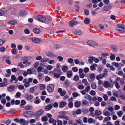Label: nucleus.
Returning <instances> with one entry per match:
<instances>
[{"mask_svg":"<svg viewBox=\"0 0 125 125\" xmlns=\"http://www.w3.org/2000/svg\"><path fill=\"white\" fill-rule=\"evenodd\" d=\"M117 27L115 29L120 32H124L125 29V25L122 24H119L117 25Z\"/></svg>","mask_w":125,"mask_h":125,"instance_id":"obj_1","label":"nucleus"},{"mask_svg":"<svg viewBox=\"0 0 125 125\" xmlns=\"http://www.w3.org/2000/svg\"><path fill=\"white\" fill-rule=\"evenodd\" d=\"M87 44L89 46L92 47L97 46L98 45V43H96L95 41L92 40L88 41Z\"/></svg>","mask_w":125,"mask_h":125,"instance_id":"obj_2","label":"nucleus"},{"mask_svg":"<svg viewBox=\"0 0 125 125\" xmlns=\"http://www.w3.org/2000/svg\"><path fill=\"white\" fill-rule=\"evenodd\" d=\"M54 85L53 84H49L47 87V91L48 92L51 93L53 92L54 90Z\"/></svg>","mask_w":125,"mask_h":125,"instance_id":"obj_3","label":"nucleus"},{"mask_svg":"<svg viewBox=\"0 0 125 125\" xmlns=\"http://www.w3.org/2000/svg\"><path fill=\"white\" fill-rule=\"evenodd\" d=\"M107 71H104V73L102 74H100L99 75L96 76V79L97 80H99L102 79L103 77L106 76L107 75Z\"/></svg>","mask_w":125,"mask_h":125,"instance_id":"obj_4","label":"nucleus"},{"mask_svg":"<svg viewBox=\"0 0 125 125\" xmlns=\"http://www.w3.org/2000/svg\"><path fill=\"white\" fill-rule=\"evenodd\" d=\"M37 18L38 21L41 22H44L46 20V17L43 15H39Z\"/></svg>","mask_w":125,"mask_h":125,"instance_id":"obj_5","label":"nucleus"},{"mask_svg":"<svg viewBox=\"0 0 125 125\" xmlns=\"http://www.w3.org/2000/svg\"><path fill=\"white\" fill-rule=\"evenodd\" d=\"M32 113L31 111H28L24 112L23 114V115L25 117H30L32 116Z\"/></svg>","mask_w":125,"mask_h":125,"instance_id":"obj_6","label":"nucleus"},{"mask_svg":"<svg viewBox=\"0 0 125 125\" xmlns=\"http://www.w3.org/2000/svg\"><path fill=\"white\" fill-rule=\"evenodd\" d=\"M77 24V22L74 20H71L69 22V25L71 27H73L74 26Z\"/></svg>","mask_w":125,"mask_h":125,"instance_id":"obj_7","label":"nucleus"},{"mask_svg":"<svg viewBox=\"0 0 125 125\" xmlns=\"http://www.w3.org/2000/svg\"><path fill=\"white\" fill-rule=\"evenodd\" d=\"M44 112V110L42 109H41L38 111L36 113V115L37 116H40Z\"/></svg>","mask_w":125,"mask_h":125,"instance_id":"obj_8","label":"nucleus"},{"mask_svg":"<svg viewBox=\"0 0 125 125\" xmlns=\"http://www.w3.org/2000/svg\"><path fill=\"white\" fill-rule=\"evenodd\" d=\"M15 86L14 85H11L7 88V91L9 92H12L14 91Z\"/></svg>","mask_w":125,"mask_h":125,"instance_id":"obj_9","label":"nucleus"},{"mask_svg":"<svg viewBox=\"0 0 125 125\" xmlns=\"http://www.w3.org/2000/svg\"><path fill=\"white\" fill-rule=\"evenodd\" d=\"M32 41L34 42L35 43H38L41 42V39L39 38L35 37L33 38L32 39Z\"/></svg>","mask_w":125,"mask_h":125,"instance_id":"obj_10","label":"nucleus"},{"mask_svg":"<svg viewBox=\"0 0 125 125\" xmlns=\"http://www.w3.org/2000/svg\"><path fill=\"white\" fill-rule=\"evenodd\" d=\"M59 107L61 108L64 107L67 104V103L65 101H61L59 103Z\"/></svg>","mask_w":125,"mask_h":125,"instance_id":"obj_11","label":"nucleus"},{"mask_svg":"<svg viewBox=\"0 0 125 125\" xmlns=\"http://www.w3.org/2000/svg\"><path fill=\"white\" fill-rule=\"evenodd\" d=\"M81 102L78 101H76L74 103V106L75 107L78 108L81 106Z\"/></svg>","mask_w":125,"mask_h":125,"instance_id":"obj_12","label":"nucleus"},{"mask_svg":"<svg viewBox=\"0 0 125 125\" xmlns=\"http://www.w3.org/2000/svg\"><path fill=\"white\" fill-rule=\"evenodd\" d=\"M104 86L105 88L110 87L111 86V84L108 81L104 82L103 83Z\"/></svg>","mask_w":125,"mask_h":125,"instance_id":"obj_13","label":"nucleus"},{"mask_svg":"<svg viewBox=\"0 0 125 125\" xmlns=\"http://www.w3.org/2000/svg\"><path fill=\"white\" fill-rule=\"evenodd\" d=\"M33 97V96L31 95H25L26 99L28 100H30L32 99Z\"/></svg>","mask_w":125,"mask_h":125,"instance_id":"obj_14","label":"nucleus"},{"mask_svg":"<svg viewBox=\"0 0 125 125\" xmlns=\"http://www.w3.org/2000/svg\"><path fill=\"white\" fill-rule=\"evenodd\" d=\"M20 122L23 125H27L28 124L27 122L25 121V120L23 119H20Z\"/></svg>","mask_w":125,"mask_h":125,"instance_id":"obj_15","label":"nucleus"},{"mask_svg":"<svg viewBox=\"0 0 125 125\" xmlns=\"http://www.w3.org/2000/svg\"><path fill=\"white\" fill-rule=\"evenodd\" d=\"M94 57L93 56H90L88 57V62L90 64L93 63V61L94 60Z\"/></svg>","mask_w":125,"mask_h":125,"instance_id":"obj_16","label":"nucleus"},{"mask_svg":"<svg viewBox=\"0 0 125 125\" xmlns=\"http://www.w3.org/2000/svg\"><path fill=\"white\" fill-rule=\"evenodd\" d=\"M58 73H55L54 75V76L55 77L59 78L60 77L61 74H62L61 71H57Z\"/></svg>","mask_w":125,"mask_h":125,"instance_id":"obj_17","label":"nucleus"},{"mask_svg":"<svg viewBox=\"0 0 125 125\" xmlns=\"http://www.w3.org/2000/svg\"><path fill=\"white\" fill-rule=\"evenodd\" d=\"M52 107L53 105L52 104H49L48 106L46 107L45 108V109L46 111H49L50 110Z\"/></svg>","mask_w":125,"mask_h":125,"instance_id":"obj_18","label":"nucleus"},{"mask_svg":"<svg viewBox=\"0 0 125 125\" xmlns=\"http://www.w3.org/2000/svg\"><path fill=\"white\" fill-rule=\"evenodd\" d=\"M111 9V6L107 5L104 7V9L105 11H108L109 10Z\"/></svg>","mask_w":125,"mask_h":125,"instance_id":"obj_19","label":"nucleus"},{"mask_svg":"<svg viewBox=\"0 0 125 125\" xmlns=\"http://www.w3.org/2000/svg\"><path fill=\"white\" fill-rule=\"evenodd\" d=\"M74 33L77 35H80L82 33V31L80 30H76L74 31Z\"/></svg>","mask_w":125,"mask_h":125,"instance_id":"obj_20","label":"nucleus"},{"mask_svg":"<svg viewBox=\"0 0 125 125\" xmlns=\"http://www.w3.org/2000/svg\"><path fill=\"white\" fill-rule=\"evenodd\" d=\"M17 23L16 21L14 20H11L9 21L8 23V24L11 25H15Z\"/></svg>","mask_w":125,"mask_h":125,"instance_id":"obj_21","label":"nucleus"},{"mask_svg":"<svg viewBox=\"0 0 125 125\" xmlns=\"http://www.w3.org/2000/svg\"><path fill=\"white\" fill-rule=\"evenodd\" d=\"M19 14L20 16L23 17L26 16L27 14V13L25 11H21L20 12Z\"/></svg>","mask_w":125,"mask_h":125,"instance_id":"obj_22","label":"nucleus"},{"mask_svg":"<svg viewBox=\"0 0 125 125\" xmlns=\"http://www.w3.org/2000/svg\"><path fill=\"white\" fill-rule=\"evenodd\" d=\"M82 111L84 114H86L89 112L88 109L85 108H83L82 109Z\"/></svg>","mask_w":125,"mask_h":125,"instance_id":"obj_23","label":"nucleus"},{"mask_svg":"<svg viewBox=\"0 0 125 125\" xmlns=\"http://www.w3.org/2000/svg\"><path fill=\"white\" fill-rule=\"evenodd\" d=\"M101 56L99 57V58L100 59V60H102L104 59H106L107 57L106 56L107 55H105L104 54L102 53L101 55Z\"/></svg>","mask_w":125,"mask_h":125,"instance_id":"obj_24","label":"nucleus"},{"mask_svg":"<svg viewBox=\"0 0 125 125\" xmlns=\"http://www.w3.org/2000/svg\"><path fill=\"white\" fill-rule=\"evenodd\" d=\"M97 66V64L95 63L93 65L90 66L91 69V70H95L96 67Z\"/></svg>","mask_w":125,"mask_h":125,"instance_id":"obj_25","label":"nucleus"},{"mask_svg":"<svg viewBox=\"0 0 125 125\" xmlns=\"http://www.w3.org/2000/svg\"><path fill=\"white\" fill-rule=\"evenodd\" d=\"M38 71V74L39 75L38 78L40 79H42V76L43 74L42 73L43 72V71Z\"/></svg>","mask_w":125,"mask_h":125,"instance_id":"obj_26","label":"nucleus"},{"mask_svg":"<svg viewBox=\"0 0 125 125\" xmlns=\"http://www.w3.org/2000/svg\"><path fill=\"white\" fill-rule=\"evenodd\" d=\"M33 31L34 33L37 34L41 32L40 30L38 28H35Z\"/></svg>","mask_w":125,"mask_h":125,"instance_id":"obj_27","label":"nucleus"},{"mask_svg":"<svg viewBox=\"0 0 125 125\" xmlns=\"http://www.w3.org/2000/svg\"><path fill=\"white\" fill-rule=\"evenodd\" d=\"M67 77L70 78L72 76L73 73L71 71H68L67 72Z\"/></svg>","mask_w":125,"mask_h":125,"instance_id":"obj_28","label":"nucleus"},{"mask_svg":"<svg viewBox=\"0 0 125 125\" xmlns=\"http://www.w3.org/2000/svg\"><path fill=\"white\" fill-rule=\"evenodd\" d=\"M83 71H79V73H80L79 76L80 78H83L85 76L84 74L82 73Z\"/></svg>","mask_w":125,"mask_h":125,"instance_id":"obj_29","label":"nucleus"},{"mask_svg":"<svg viewBox=\"0 0 125 125\" xmlns=\"http://www.w3.org/2000/svg\"><path fill=\"white\" fill-rule=\"evenodd\" d=\"M111 117L110 116H107L104 118L103 121V122H107L110 120Z\"/></svg>","mask_w":125,"mask_h":125,"instance_id":"obj_30","label":"nucleus"},{"mask_svg":"<svg viewBox=\"0 0 125 125\" xmlns=\"http://www.w3.org/2000/svg\"><path fill=\"white\" fill-rule=\"evenodd\" d=\"M48 120V119L47 116H44L41 118V121L43 122H46Z\"/></svg>","mask_w":125,"mask_h":125,"instance_id":"obj_31","label":"nucleus"},{"mask_svg":"<svg viewBox=\"0 0 125 125\" xmlns=\"http://www.w3.org/2000/svg\"><path fill=\"white\" fill-rule=\"evenodd\" d=\"M82 82L85 85L87 86L89 85V83L87 82L86 79H83Z\"/></svg>","mask_w":125,"mask_h":125,"instance_id":"obj_32","label":"nucleus"},{"mask_svg":"<svg viewBox=\"0 0 125 125\" xmlns=\"http://www.w3.org/2000/svg\"><path fill=\"white\" fill-rule=\"evenodd\" d=\"M114 83L115 85L116 88L117 89H119L120 88V86L118 82L116 81H114Z\"/></svg>","mask_w":125,"mask_h":125,"instance_id":"obj_33","label":"nucleus"},{"mask_svg":"<svg viewBox=\"0 0 125 125\" xmlns=\"http://www.w3.org/2000/svg\"><path fill=\"white\" fill-rule=\"evenodd\" d=\"M82 102L83 105H86L88 104V101L85 99L82 100Z\"/></svg>","mask_w":125,"mask_h":125,"instance_id":"obj_34","label":"nucleus"},{"mask_svg":"<svg viewBox=\"0 0 125 125\" xmlns=\"http://www.w3.org/2000/svg\"><path fill=\"white\" fill-rule=\"evenodd\" d=\"M49 59L48 58H42V60L40 61L42 62H45L48 61Z\"/></svg>","mask_w":125,"mask_h":125,"instance_id":"obj_35","label":"nucleus"},{"mask_svg":"<svg viewBox=\"0 0 125 125\" xmlns=\"http://www.w3.org/2000/svg\"><path fill=\"white\" fill-rule=\"evenodd\" d=\"M110 58L111 60L113 61L115 59V55L113 54H111Z\"/></svg>","mask_w":125,"mask_h":125,"instance_id":"obj_36","label":"nucleus"},{"mask_svg":"<svg viewBox=\"0 0 125 125\" xmlns=\"http://www.w3.org/2000/svg\"><path fill=\"white\" fill-rule=\"evenodd\" d=\"M95 115H100L102 114L101 112L99 111L98 110H96L95 111Z\"/></svg>","mask_w":125,"mask_h":125,"instance_id":"obj_37","label":"nucleus"},{"mask_svg":"<svg viewBox=\"0 0 125 125\" xmlns=\"http://www.w3.org/2000/svg\"><path fill=\"white\" fill-rule=\"evenodd\" d=\"M112 64L113 65L115 66L116 68H118L119 66V64L115 62H112Z\"/></svg>","mask_w":125,"mask_h":125,"instance_id":"obj_38","label":"nucleus"},{"mask_svg":"<svg viewBox=\"0 0 125 125\" xmlns=\"http://www.w3.org/2000/svg\"><path fill=\"white\" fill-rule=\"evenodd\" d=\"M8 82H6V83L3 82L2 83H0V87H2L6 86L8 84Z\"/></svg>","mask_w":125,"mask_h":125,"instance_id":"obj_39","label":"nucleus"},{"mask_svg":"<svg viewBox=\"0 0 125 125\" xmlns=\"http://www.w3.org/2000/svg\"><path fill=\"white\" fill-rule=\"evenodd\" d=\"M34 103L36 104H38L40 102V99L39 98L38 96H37L36 97V99Z\"/></svg>","mask_w":125,"mask_h":125,"instance_id":"obj_40","label":"nucleus"},{"mask_svg":"<svg viewBox=\"0 0 125 125\" xmlns=\"http://www.w3.org/2000/svg\"><path fill=\"white\" fill-rule=\"evenodd\" d=\"M91 86L93 89H95L97 87L96 84L94 83H93L91 84Z\"/></svg>","mask_w":125,"mask_h":125,"instance_id":"obj_41","label":"nucleus"},{"mask_svg":"<svg viewBox=\"0 0 125 125\" xmlns=\"http://www.w3.org/2000/svg\"><path fill=\"white\" fill-rule=\"evenodd\" d=\"M84 21L85 24H88L90 23V20L89 18H86L85 19Z\"/></svg>","mask_w":125,"mask_h":125,"instance_id":"obj_42","label":"nucleus"},{"mask_svg":"<svg viewBox=\"0 0 125 125\" xmlns=\"http://www.w3.org/2000/svg\"><path fill=\"white\" fill-rule=\"evenodd\" d=\"M45 85L43 84H41L40 85V89L41 90H43L45 89Z\"/></svg>","mask_w":125,"mask_h":125,"instance_id":"obj_43","label":"nucleus"},{"mask_svg":"<svg viewBox=\"0 0 125 125\" xmlns=\"http://www.w3.org/2000/svg\"><path fill=\"white\" fill-rule=\"evenodd\" d=\"M88 100L89 103L92 104L94 103L92 98L91 96L89 97Z\"/></svg>","mask_w":125,"mask_h":125,"instance_id":"obj_44","label":"nucleus"},{"mask_svg":"<svg viewBox=\"0 0 125 125\" xmlns=\"http://www.w3.org/2000/svg\"><path fill=\"white\" fill-rule=\"evenodd\" d=\"M78 88L80 90H82L84 88V86L83 85L80 84L78 86Z\"/></svg>","mask_w":125,"mask_h":125,"instance_id":"obj_45","label":"nucleus"},{"mask_svg":"<svg viewBox=\"0 0 125 125\" xmlns=\"http://www.w3.org/2000/svg\"><path fill=\"white\" fill-rule=\"evenodd\" d=\"M75 122L76 123H78V124L80 125H81L83 123L82 121L80 119H79V120H75Z\"/></svg>","mask_w":125,"mask_h":125,"instance_id":"obj_46","label":"nucleus"},{"mask_svg":"<svg viewBox=\"0 0 125 125\" xmlns=\"http://www.w3.org/2000/svg\"><path fill=\"white\" fill-rule=\"evenodd\" d=\"M68 62L70 64L73 63V60L71 58H69L68 60Z\"/></svg>","mask_w":125,"mask_h":125,"instance_id":"obj_47","label":"nucleus"},{"mask_svg":"<svg viewBox=\"0 0 125 125\" xmlns=\"http://www.w3.org/2000/svg\"><path fill=\"white\" fill-rule=\"evenodd\" d=\"M9 58V57L7 56L4 55L2 57V59L3 61H6Z\"/></svg>","mask_w":125,"mask_h":125,"instance_id":"obj_48","label":"nucleus"},{"mask_svg":"<svg viewBox=\"0 0 125 125\" xmlns=\"http://www.w3.org/2000/svg\"><path fill=\"white\" fill-rule=\"evenodd\" d=\"M26 103V102L24 100H22L21 102V104L20 105L21 107H22V106L25 104Z\"/></svg>","mask_w":125,"mask_h":125,"instance_id":"obj_49","label":"nucleus"},{"mask_svg":"<svg viewBox=\"0 0 125 125\" xmlns=\"http://www.w3.org/2000/svg\"><path fill=\"white\" fill-rule=\"evenodd\" d=\"M7 74H5L6 76L7 77H9L11 74V72L10 71H7Z\"/></svg>","mask_w":125,"mask_h":125,"instance_id":"obj_50","label":"nucleus"},{"mask_svg":"<svg viewBox=\"0 0 125 125\" xmlns=\"http://www.w3.org/2000/svg\"><path fill=\"white\" fill-rule=\"evenodd\" d=\"M117 114L119 117H121L123 114V113L122 111H119L117 112Z\"/></svg>","mask_w":125,"mask_h":125,"instance_id":"obj_51","label":"nucleus"},{"mask_svg":"<svg viewBox=\"0 0 125 125\" xmlns=\"http://www.w3.org/2000/svg\"><path fill=\"white\" fill-rule=\"evenodd\" d=\"M104 115L105 116H110V114L108 111H106L104 113Z\"/></svg>","mask_w":125,"mask_h":125,"instance_id":"obj_52","label":"nucleus"},{"mask_svg":"<svg viewBox=\"0 0 125 125\" xmlns=\"http://www.w3.org/2000/svg\"><path fill=\"white\" fill-rule=\"evenodd\" d=\"M39 63L38 62H35L34 65V67L35 68H37L38 66L39 65Z\"/></svg>","mask_w":125,"mask_h":125,"instance_id":"obj_53","label":"nucleus"},{"mask_svg":"<svg viewBox=\"0 0 125 125\" xmlns=\"http://www.w3.org/2000/svg\"><path fill=\"white\" fill-rule=\"evenodd\" d=\"M90 87L89 86H88L86 87L85 88L84 90L86 91V92H88L90 91Z\"/></svg>","mask_w":125,"mask_h":125,"instance_id":"obj_54","label":"nucleus"},{"mask_svg":"<svg viewBox=\"0 0 125 125\" xmlns=\"http://www.w3.org/2000/svg\"><path fill=\"white\" fill-rule=\"evenodd\" d=\"M24 33L26 34H29L30 33V31L27 29H26L24 30Z\"/></svg>","mask_w":125,"mask_h":125,"instance_id":"obj_55","label":"nucleus"},{"mask_svg":"<svg viewBox=\"0 0 125 125\" xmlns=\"http://www.w3.org/2000/svg\"><path fill=\"white\" fill-rule=\"evenodd\" d=\"M76 115H78L81 113L82 110L80 109H77L76 111Z\"/></svg>","mask_w":125,"mask_h":125,"instance_id":"obj_56","label":"nucleus"},{"mask_svg":"<svg viewBox=\"0 0 125 125\" xmlns=\"http://www.w3.org/2000/svg\"><path fill=\"white\" fill-rule=\"evenodd\" d=\"M5 48L4 47H2L0 48V51L2 52H3L5 51Z\"/></svg>","mask_w":125,"mask_h":125,"instance_id":"obj_57","label":"nucleus"},{"mask_svg":"<svg viewBox=\"0 0 125 125\" xmlns=\"http://www.w3.org/2000/svg\"><path fill=\"white\" fill-rule=\"evenodd\" d=\"M21 94L19 92L17 93L15 95V97L17 98L20 97L21 95Z\"/></svg>","mask_w":125,"mask_h":125,"instance_id":"obj_58","label":"nucleus"},{"mask_svg":"<svg viewBox=\"0 0 125 125\" xmlns=\"http://www.w3.org/2000/svg\"><path fill=\"white\" fill-rule=\"evenodd\" d=\"M35 88L34 87H33L30 88V90L29 92L31 93H33L34 91Z\"/></svg>","mask_w":125,"mask_h":125,"instance_id":"obj_59","label":"nucleus"},{"mask_svg":"<svg viewBox=\"0 0 125 125\" xmlns=\"http://www.w3.org/2000/svg\"><path fill=\"white\" fill-rule=\"evenodd\" d=\"M103 98L104 100L105 101H106L108 99V97L107 95L106 94H105L104 95H103Z\"/></svg>","mask_w":125,"mask_h":125,"instance_id":"obj_60","label":"nucleus"},{"mask_svg":"<svg viewBox=\"0 0 125 125\" xmlns=\"http://www.w3.org/2000/svg\"><path fill=\"white\" fill-rule=\"evenodd\" d=\"M68 69V67L66 66H64L62 67V70H67Z\"/></svg>","mask_w":125,"mask_h":125,"instance_id":"obj_61","label":"nucleus"},{"mask_svg":"<svg viewBox=\"0 0 125 125\" xmlns=\"http://www.w3.org/2000/svg\"><path fill=\"white\" fill-rule=\"evenodd\" d=\"M57 58L59 61L60 62L62 61L63 59V57L61 56H58L57 57Z\"/></svg>","mask_w":125,"mask_h":125,"instance_id":"obj_62","label":"nucleus"},{"mask_svg":"<svg viewBox=\"0 0 125 125\" xmlns=\"http://www.w3.org/2000/svg\"><path fill=\"white\" fill-rule=\"evenodd\" d=\"M79 79V77L78 75L75 76L73 78V80L75 81H77Z\"/></svg>","mask_w":125,"mask_h":125,"instance_id":"obj_63","label":"nucleus"},{"mask_svg":"<svg viewBox=\"0 0 125 125\" xmlns=\"http://www.w3.org/2000/svg\"><path fill=\"white\" fill-rule=\"evenodd\" d=\"M52 68V66L50 65H48L46 67L47 69L49 70H51Z\"/></svg>","mask_w":125,"mask_h":125,"instance_id":"obj_64","label":"nucleus"}]
</instances>
